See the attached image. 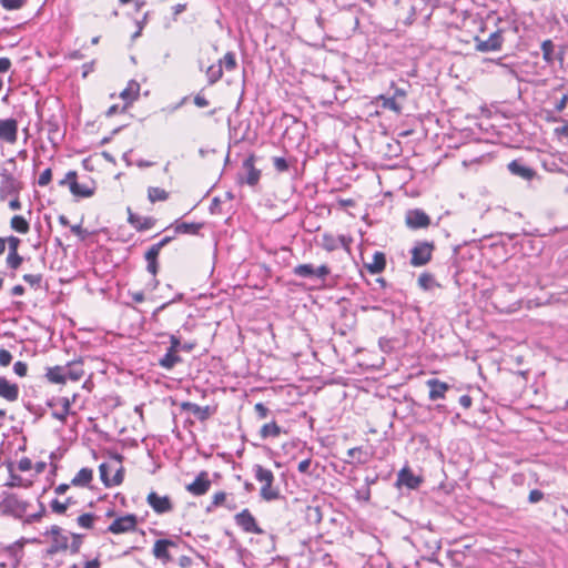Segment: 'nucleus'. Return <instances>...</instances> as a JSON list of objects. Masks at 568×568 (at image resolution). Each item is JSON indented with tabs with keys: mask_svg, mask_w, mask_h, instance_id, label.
<instances>
[{
	"mask_svg": "<svg viewBox=\"0 0 568 568\" xmlns=\"http://www.w3.org/2000/svg\"><path fill=\"white\" fill-rule=\"evenodd\" d=\"M254 477L257 481L262 483L260 495L266 501H273L281 497L280 490L273 487L274 474L271 469L264 468L262 465L253 466Z\"/></svg>",
	"mask_w": 568,
	"mask_h": 568,
	"instance_id": "obj_1",
	"label": "nucleus"
},
{
	"mask_svg": "<svg viewBox=\"0 0 568 568\" xmlns=\"http://www.w3.org/2000/svg\"><path fill=\"white\" fill-rule=\"evenodd\" d=\"M29 503L21 499L16 494L3 493V498L0 503V509L3 514L12 515L17 518H23L27 515Z\"/></svg>",
	"mask_w": 568,
	"mask_h": 568,
	"instance_id": "obj_2",
	"label": "nucleus"
},
{
	"mask_svg": "<svg viewBox=\"0 0 568 568\" xmlns=\"http://www.w3.org/2000/svg\"><path fill=\"white\" fill-rule=\"evenodd\" d=\"M504 32H505L504 28H497V30L491 32L489 34V37L485 40L481 39L480 37L476 36L474 38L475 49L478 52H483V53L495 52V51L501 50L504 41H505Z\"/></svg>",
	"mask_w": 568,
	"mask_h": 568,
	"instance_id": "obj_3",
	"label": "nucleus"
},
{
	"mask_svg": "<svg viewBox=\"0 0 568 568\" xmlns=\"http://www.w3.org/2000/svg\"><path fill=\"white\" fill-rule=\"evenodd\" d=\"M0 175V199L4 200L8 196H19L20 192L23 190V183L7 169H2Z\"/></svg>",
	"mask_w": 568,
	"mask_h": 568,
	"instance_id": "obj_4",
	"label": "nucleus"
},
{
	"mask_svg": "<svg viewBox=\"0 0 568 568\" xmlns=\"http://www.w3.org/2000/svg\"><path fill=\"white\" fill-rule=\"evenodd\" d=\"M435 250L434 242L428 241H418L410 250V265L415 267L426 265L433 255V251Z\"/></svg>",
	"mask_w": 568,
	"mask_h": 568,
	"instance_id": "obj_5",
	"label": "nucleus"
},
{
	"mask_svg": "<svg viewBox=\"0 0 568 568\" xmlns=\"http://www.w3.org/2000/svg\"><path fill=\"white\" fill-rule=\"evenodd\" d=\"M430 223L429 215L422 209H410L405 213V224L409 230L427 229Z\"/></svg>",
	"mask_w": 568,
	"mask_h": 568,
	"instance_id": "obj_6",
	"label": "nucleus"
},
{
	"mask_svg": "<svg viewBox=\"0 0 568 568\" xmlns=\"http://www.w3.org/2000/svg\"><path fill=\"white\" fill-rule=\"evenodd\" d=\"M235 524L245 532L264 535L265 531L257 525L256 519L248 509H243L234 516Z\"/></svg>",
	"mask_w": 568,
	"mask_h": 568,
	"instance_id": "obj_7",
	"label": "nucleus"
},
{
	"mask_svg": "<svg viewBox=\"0 0 568 568\" xmlns=\"http://www.w3.org/2000/svg\"><path fill=\"white\" fill-rule=\"evenodd\" d=\"M256 156L250 154L242 164V169L245 171V176H240V182L246 183L250 186H255L261 179V170L255 168Z\"/></svg>",
	"mask_w": 568,
	"mask_h": 568,
	"instance_id": "obj_8",
	"label": "nucleus"
},
{
	"mask_svg": "<svg viewBox=\"0 0 568 568\" xmlns=\"http://www.w3.org/2000/svg\"><path fill=\"white\" fill-rule=\"evenodd\" d=\"M148 505L154 513L163 515L173 510V503L169 496H160L155 491H151L146 496Z\"/></svg>",
	"mask_w": 568,
	"mask_h": 568,
	"instance_id": "obj_9",
	"label": "nucleus"
},
{
	"mask_svg": "<svg viewBox=\"0 0 568 568\" xmlns=\"http://www.w3.org/2000/svg\"><path fill=\"white\" fill-rule=\"evenodd\" d=\"M138 524V517L134 514H128L119 517L111 523L108 527V531L112 534H123L133 531Z\"/></svg>",
	"mask_w": 568,
	"mask_h": 568,
	"instance_id": "obj_10",
	"label": "nucleus"
},
{
	"mask_svg": "<svg viewBox=\"0 0 568 568\" xmlns=\"http://www.w3.org/2000/svg\"><path fill=\"white\" fill-rule=\"evenodd\" d=\"M18 140V121L13 118L0 119V141L14 144Z\"/></svg>",
	"mask_w": 568,
	"mask_h": 568,
	"instance_id": "obj_11",
	"label": "nucleus"
},
{
	"mask_svg": "<svg viewBox=\"0 0 568 568\" xmlns=\"http://www.w3.org/2000/svg\"><path fill=\"white\" fill-rule=\"evenodd\" d=\"M211 485L212 483L209 478V473L203 470L191 484L185 486V489L194 496H202L210 490Z\"/></svg>",
	"mask_w": 568,
	"mask_h": 568,
	"instance_id": "obj_12",
	"label": "nucleus"
},
{
	"mask_svg": "<svg viewBox=\"0 0 568 568\" xmlns=\"http://www.w3.org/2000/svg\"><path fill=\"white\" fill-rule=\"evenodd\" d=\"M62 369H63V372H62L63 384L68 379L78 382L84 375L83 362L81 359L72 361V362H69L67 365H62Z\"/></svg>",
	"mask_w": 568,
	"mask_h": 568,
	"instance_id": "obj_13",
	"label": "nucleus"
},
{
	"mask_svg": "<svg viewBox=\"0 0 568 568\" xmlns=\"http://www.w3.org/2000/svg\"><path fill=\"white\" fill-rule=\"evenodd\" d=\"M181 409L184 412H189L194 415L200 422L207 420L214 413L215 409L210 406H200L192 402H183L181 403Z\"/></svg>",
	"mask_w": 568,
	"mask_h": 568,
	"instance_id": "obj_14",
	"label": "nucleus"
},
{
	"mask_svg": "<svg viewBox=\"0 0 568 568\" xmlns=\"http://www.w3.org/2000/svg\"><path fill=\"white\" fill-rule=\"evenodd\" d=\"M426 385L429 388V399L437 400L443 399L446 396V393L449 392L453 387L445 382H442L438 378H430L426 382Z\"/></svg>",
	"mask_w": 568,
	"mask_h": 568,
	"instance_id": "obj_15",
	"label": "nucleus"
},
{
	"mask_svg": "<svg viewBox=\"0 0 568 568\" xmlns=\"http://www.w3.org/2000/svg\"><path fill=\"white\" fill-rule=\"evenodd\" d=\"M422 484V478L414 475V473L408 468H402L397 474V486H406L409 489H416Z\"/></svg>",
	"mask_w": 568,
	"mask_h": 568,
	"instance_id": "obj_16",
	"label": "nucleus"
},
{
	"mask_svg": "<svg viewBox=\"0 0 568 568\" xmlns=\"http://www.w3.org/2000/svg\"><path fill=\"white\" fill-rule=\"evenodd\" d=\"M128 222L139 232L152 229L156 220L152 216L141 217L128 207Z\"/></svg>",
	"mask_w": 568,
	"mask_h": 568,
	"instance_id": "obj_17",
	"label": "nucleus"
},
{
	"mask_svg": "<svg viewBox=\"0 0 568 568\" xmlns=\"http://www.w3.org/2000/svg\"><path fill=\"white\" fill-rule=\"evenodd\" d=\"M19 386L0 376V397L12 403L19 398Z\"/></svg>",
	"mask_w": 568,
	"mask_h": 568,
	"instance_id": "obj_18",
	"label": "nucleus"
},
{
	"mask_svg": "<svg viewBox=\"0 0 568 568\" xmlns=\"http://www.w3.org/2000/svg\"><path fill=\"white\" fill-rule=\"evenodd\" d=\"M160 252H161V250L159 248V246L153 244L144 253V258L146 261V271L150 274H152L153 276H155L158 274V272H159V267L160 266H159L158 258H159Z\"/></svg>",
	"mask_w": 568,
	"mask_h": 568,
	"instance_id": "obj_19",
	"label": "nucleus"
},
{
	"mask_svg": "<svg viewBox=\"0 0 568 568\" xmlns=\"http://www.w3.org/2000/svg\"><path fill=\"white\" fill-rule=\"evenodd\" d=\"M169 539H158L154 542L152 554L156 559L161 560L163 564H166L172 560V556L169 552Z\"/></svg>",
	"mask_w": 568,
	"mask_h": 568,
	"instance_id": "obj_20",
	"label": "nucleus"
},
{
	"mask_svg": "<svg viewBox=\"0 0 568 568\" xmlns=\"http://www.w3.org/2000/svg\"><path fill=\"white\" fill-rule=\"evenodd\" d=\"M508 170L511 174L523 178L524 180H531L535 175V171L525 165L518 160H514L508 164Z\"/></svg>",
	"mask_w": 568,
	"mask_h": 568,
	"instance_id": "obj_21",
	"label": "nucleus"
},
{
	"mask_svg": "<svg viewBox=\"0 0 568 568\" xmlns=\"http://www.w3.org/2000/svg\"><path fill=\"white\" fill-rule=\"evenodd\" d=\"M139 93L140 83L135 80H130L126 88L120 93V97L126 101V105L122 109V111H124L128 105H130L139 98Z\"/></svg>",
	"mask_w": 568,
	"mask_h": 568,
	"instance_id": "obj_22",
	"label": "nucleus"
},
{
	"mask_svg": "<svg viewBox=\"0 0 568 568\" xmlns=\"http://www.w3.org/2000/svg\"><path fill=\"white\" fill-rule=\"evenodd\" d=\"M367 271L371 274H379L386 267V255L383 252L376 251L373 254V260L371 263L365 264Z\"/></svg>",
	"mask_w": 568,
	"mask_h": 568,
	"instance_id": "obj_23",
	"label": "nucleus"
},
{
	"mask_svg": "<svg viewBox=\"0 0 568 568\" xmlns=\"http://www.w3.org/2000/svg\"><path fill=\"white\" fill-rule=\"evenodd\" d=\"M95 192L94 182L90 184L79 183L78 181H73L71 183V193L77 197H91Z\"/></svg>",
	"mask_w": 568,
	"mask_h": 568,
	"instance_id": "obj_24",
	"label": "nucleus"
},
{
	"mask_svg": "<svg viewBox=\"0 0 568 568\" xmlns=\"http://www.w3.org/2000/svg\"><path fill=\"white\" fill-rule=\"evenodd\" d=\"M93 478V470L88 467L81 468L72 478L71 485L77 487H88Z\"/></svg>",
	"mask_w": 568,
	"mask_h": 568,
	"instance_id": "obj_25",
	"label": "nucleus"
},
{
	"mask_svg": "<svg viewBox=\"0 0 568 568\" xmlns=\"http://www.w3.org/2000/svg\"><path fill=\"white\" fill-rule=\"evenodd\" d=\"M67 549H69V537L67 535H59L58 537L52 538L51 545L47 549V554L52 556Z\"/></svg>",
	"mask_w": 568,
	"mask_h": 568,
	"instance_id": "obj_26",
	"label": "nucleus"
},
{
	"mask_svg": "<svg viewBox=\"0 0 568 568\" xmlns=\"http://www.w3.org/2000/svg\"><path fill=\"white\" fill-rule=\"evenodd\" d=\"M178 353L168 348L166 353L159 359V365L168 371L172 369L182 362V357Z\"/></svg>",
	"mask_w": 568,
	"mask_h": 568,
	"instance_id": "obj_27",
	"label": "nucleus"
},
{
	"mask_svg": "<svg viewBox=\"0 0 568 568\" xmlns=\"http://www.w3.org/2000/svg\"><path fill=\"white\" fill-rule=\"evenodd\" d=\"M202 227V223L175 222L174 234H197Z\"/></svg>",
	"mask_w": 568,
	"mask_h": 568,
	"instance_id": "obj_28",
	"label": "nucleus"
},
{
	"mask_svg": "<svg viewBox=\"0 0 568 568\" xmlns=\"http://www.w3.org/2000/svg\"><path fill=\"white\" fill-rule=\"evenodd\" d=\"M48 139L53 145H58L57 136L60 135L59 122L54 116L45 121Z\"/></svg>",
	"mask_w": 568,
	"mask_h": 568,
	"instance_id": "obj_29",
	"label": "nucleus"
},
{
	"mask_svg": "<svg viewBox=\"0 0 568 568\" xmlns=\"http://www.w3.org/2000/svg\"><path fill=\"white\" fill-rule=\"evenodd\" d=\"M10 227L18 233L27 234L30 230V224L22 215H14L10 220Z\"/></svg>",
	"mask_w": 568,
	"mask_h": 568,
	"instance_id": "obj_30",
	"label": "nucleus"
},
{
	"mask_svg": "<svg viewBox=\"0 0 568 568\" xmlns=\"http://www.w3.org/2000/svg\"><path fill=\"white\" fill-rule=\"evenodd\" d=\"M282 433V428L276 424V422H271L262 426L260 430V436L263 439H266L268 437H278Z\"/></svg>",
	"mask_w": 568,
	"mask_h": 568,
	"instance_id": "obj_31",
	"label": "nucleus"
},
{
	"mask_svg": "<svg viewBox=\"0 0 568 568\" xmlns=\"http://www.w3.org/2000/svg\"><path fill=\"white\" fill-rule=\"evenodd\" d=\"M376 100H377V102H381V106L383 109H388L396 113L402 112L400 103H398V101H396L395 98H393V97H386V95L381 94L376 98Z\"/></svg>",
	"mask_w": 568,
	"mask_h": 568,
	"instance_id": "obj_32",
	"label": "nucleus"
},
{
	"mask_svg": "<svg viewBox=\"0 0 568 568\" xmlns=\"http://www.w3.org/2000/svg\"><path fill=\"white\" fill-rule=\"evenodd\" d=\"M321 246L327 252H334L338 248V236L332 233H324L322 235Z\"/></svg>",
	"mask_w": 568,
	"mask_h": 568,
	"instance_id": "obj_33",
	"label": "nucleus"
},
{
	"mask_svg": "<svg viewBox=\"0 0 568 568\" xmlns=\"http://www.w3.org/2000/svg\"><path fill=\"white\" fill-rule=\"evenodd\" d=\"M293 274L303 278L315 277V266L313 264L296 265L293 268Z\"/></svg>",
	"mask_w": 568,
	"mask_h": 568,
	"instance_id": "obj_34",
	"label": "nucleus"
},
{
	"mask_svg": "<svg viewBox=\"0 0 568 568\" xmlns=\"http://www.w3.org/2000/svg\"><path fill=\"white\" fill-rule=\"evenodd\" d=\"M62 372H63L62 365L48 367L45 377L52 384H63Z\"/></svg>",
	"mask_w": 568,
	"mask_h": 568,
	"instance_id": "obj_35",
	"label": "nucleus"
},
{
	"mask_svg": "<svg viewBox=\"0 0 568 568\" xmlns=\"http://www.w3.org/2000/svg\"><path fill=\"white\" fill-rule=\"evenodd\" d=\"M209 84L216 83L223 75V67L221 63L210 65L206 70Z\"/></svg>",
	"mask_w": 568,
	"mask_h": 568,
	"instance_id": "obj_36",
	"label": "nucleus"
},
{
	"mask_svg": "<svg viewBox=\"0 0 568 568\" xmlns=\"http://www.w3.org/2000/svg\"><path fill=\"white\" fill-rule=\"evenodd\" d=\"M148 197L152 203H155L158 201H165L169 197V193L156 186H150L148 190Z\"/></svg>",
	"mask_w": 568,
	"mask_h": 568,
	"instance_id": "obj_37",
	"label": "nucleus"
},
{
	"mask_svg": "<svg viewBox=\"0 0 568 568\" xmlns=\"http://www.w3.org/2000/svg\"><path fill=\"white\" fill-rule=\"evenodd\" d=\"M418 285L424 291H429V290H432L435 286H439L436 283L434 276L432 274H429V273H423V274L419 275V277H418Z\"/></svg>",
	"mask_w": 568,
	"mask_h": 568,
	"instance_id": "obj_38",
	"label": "nucleus"
},
{
	"mask_svg": "<svg viewBox=\"0 0 568 568\" xmlns=\"http://www.w3.org/2000/svg\"><path fill=\"white\" fill-rule=\"evenodd\" d=\"M540 48H541L544 60L548 63H551L554 61V50H555V45H554L552 41L549 39L545 40L541 43Z\"/></svg>",
	"mask_w": 568,
	"mask_h": 568,
	"instance_id": "obj_39",
	"label": "nucleus"
},
{
	"mask_svg": "<svg viewBox=\"0 0 568 568\" xmlns=\"http://www.w3.org/2000/svg\"><path fill=\"white\" fill-rule=\"evenodd\" d=\"M7 265L9 268L17 270L23 262V257L18 252L8 253Z\"/></svg>",
	"mask_w": 568,
	"mask_h": 568,
	"instance_id": "obj_40",
	"label": "nucleus"
},
{
	"mask_svg": "<svg viewBox=\"0 0 568 568\" xmlns=\"http://www.w3.org/2000/svg\"><path fill=\"white\" fill-rule=\"evenodd\" d=\"M94 519H95V515H93V514H91V513H87V514H82V515H80V516L77 518V523H78V524H79V526H81L82 528L90 529V528H92V526H93Z\"/></svg>",
	"mask_w": 568,
	"mask_h": 568,
	"instance_id": "obj_41",
	"label": "nucleus"
},
{
	"mask_svg": "<svg viewBox=\"0 0 568 568\" xmlns=\"http://www.w3.org/2000/svg\"><path fill=\"white\" fill-rule=\"evenodd\" d=\"M227 71H233L236 68V59L233 52H226L220 62Z\"/></svg>",
	"mask_w": 568,
	"mask_h": 568,
	"instance_id": "obj_42",
	"label": "nucleus"
},
{
	"mask_svg": "<svg viewBox=\"0 0 568 568\" xmlns=\"http://www.w3.org/2000/svg\"><path fill=\"white\" fill-rule=\"evenodd\" d=\"M226 499V494L224 491H217L212 497V503L206 507V511L211 513L214 508L223 505Z\"/></svg>",
	"mask_w": 568,
	"mask_h": 568,
	"instance_id": "obj_43",
	"label": "nucleus"
},
{
	"mask_svg": "<svg viewBox=\"0 0 568 568\" xmlns=\"http://www.w3.org/2000/svg\"><path fill=\"white\" fill-rule=\"evenodd\" d=\"M306 518L314 523H321L322 520V511L320 507L315 506H308L306 508Z\"/></svg>",
	"mask_w": 568,
	"mask_h": 568,
	"instance_id": "obj_44",
	"label": "nucleus"
},
{
	"mask_svg": "<svg viewBox=\"0 0 568 568\" xmlns=\"http://www.w3.org/2000/svg\"><path fill=\"white\" fill-rule=\"evenodd\" d=\"M47 509L43 503L39 501V510L34 514L27 516L26 521L28 524L40 521V519L45 515Z\"/></svg>",
	"mask_w": 568,
	"mask_h": 568,
	"instance_id": "obj_45",
	"label": "nucleus"
},
{
	"mask_svg": "<svg viewBox=\"0 0 568 568\" xmlns=\"http://www.w3.org/2000/svg\"><path fill=\"white\" fill-rule=\"evenodd\" d=\"M273 165H274L275 170L278 173L286 172L290 169L288 161L285 158H282V156H274L273 158Z\"/></svg>",
	"mask_w": 568,
	"mask_h": 568,
	"instance_id": "obj_46",
	"label": "nucleus"
},
{
	"mask_svg": "<svg viewBox=\"0 0 568 568\" xmlns=\"http://www.w3.org/2000/svg\"><path fill=\"white\" fill-rule=\"evenodd\" d=\"M22 278L30 286L38 288L40 287L43 277L41 274H24Z\"/></svg>",
	"mask_w": 568,
	"mask_h": 568,
	"instance_id": "obj_47",
	"label": "nucleus"
},
{
	"mask_svg": "<svg viewBox=\"0 0 568 568\" xmlns=\"http://www.w3.org/2000/svg\"><path fill=\"white\" fill-rule=\"evenodd\" d=\"M27 0H0L1 6L7 10H18L24 6Z\"/></svg>",
	"mask_w": 568,
	"mask_h": 568,
	"instance_id": "obj_48",
	"label": "nucleus"
},
{
	"mask_svg": "<svg viewBox=\"0 0 568 568\" xmlns=\"http://www.w3.org/2000/svg\"><path fill=\"white\" fill-rule=\"evenodd\" d=\"M184 300V294L183 293H179L176 294L172 300H170L169 302H165L163 303L162 305H160L159 307H156L152 314L153 317L158 316V314L160 312H162L163 310H165L169 305L175 303V302H180V301H183Z\"/></svg>",
	"mask_w": 568,
	"mask_h": 568,
	"instance_id": "obj_49",
	"label": "nucleus"
},
{
	"mask_svg": "<svg viewBox=\"0 0 568 568\" xmlns=\"http://www.w3.org/2000/svg\"><path fill=\"white\" fill-rule=\"evenodd\" d=\"M72 541L69 545V549L71 554H78L80 551L81 545H82V535L79 534H71Z\"/></svg>",
	"mask_w": 568,
	"mask_h": 568,
	"instance_id": "obj_50",
	"label": "nucleus"
},
{
	"mask_svg": "<svg viewBox=\"0 0 568 568\" xmlns=\"http://www.w3.org/2000/svg\"><path fill=\"white\" fill-rule=\"evenodd\" d=\"M50 508L52 513L58 515H64L67 513L65 504L57 498L51 500Z\"/></svg>",
	"mask_w": 568,
	"mask_h": 568,
	"instance_id": "obj_51",
	"label": "nucleus"
},
{
	"mask_svg": "<svg viewBox=\"0 0 568 568\" xmlns=\"http://www.w3.org/2000/svg\"><path fill=\"white\" fill-rule=\"evenodd\" d=\"M6 244H8L9 253L18 252L19 246L21 244V240L17 236L10 235L8 237H4Z\"/></svg>",
	"mask_w": 568,
	"mask_h": 568,
	"instance_id": "obj_52",
	"label": "nucleus"
},
{
	"mask_svg": "<svg viewBox=\"0 0 568 568\" xmlns=\"http://www.w3.org/2000/svg\"><path fill=\"white\" fill-rule=\"evenodd\" d=\"M99 471H100V478H101V481L103 483V485L105 487H110V477H109V465L106 463H102L100 466H99Z\"/></svg>",
	"mask_w": 568,
	"mask_h": 568,
	"instance_id": "obj_53",
	"label": "nucleus"
},
{
	"mask_svg": "<svg viewBox=\"0 0 568 568\" xmlns=\"http://www.w3.org/2000/svg\"><path fill=\"white\" fill-rule=\"evenodd\" d=\"M124 479V468L121 466L114 474L112 478H110V487L119 486L122 484Z\"/></svg>",
	"mask_w": 568,
	"mask_h": 568,
	"instance_id": "obj_54",
	"label": "nucleus"
},
{
	"mask_svg": "<svg viewBox=\"0 0 568 568\" xmlns=\"http://www.w3.org/2000/svg\"><path fill=\"white\" fill-rule=\"evenodd\" d=\"M73 181H77V172L75 171H69L65 174V176L61 181H59V185H61V186L68 185L69 190L71 191V183Z\"/></svg>",
	"mask_w": 568,
	"mask_h": 568,
	"instance_id": "obj_55",
	"label": "nucleus"
},
{
	"mask_svg": "<svg viewBox=\"0 0 568 568\" xmlns=\"http://www.w3.org/2000/svg\"><path fill=\"white\" fill-rule=\"evenodd\" d=\"M52 179V171L51 169H45L38 179V184L40 186H45L50 183Z\"/></svg>",
	"mask_w": 568,
	"mask_h": 568,
	"instance_id": "obj_56",
	"label": "nucleus"
},
{
	"mask_svg": "<svg viewBox=\"0 0 568 568\" xmlns=\"http://www.w3.org/2000/svg\"><path fill=\"white\" fill-rule=\"evenodd\" d=\"M13 372L18 376L24 377L27 375V372H28V365L24 362L18 361L13 365Z\"/></svg>",
	"mask_w": 568,
	"mask_h": 568,
	"instance_id": "obj_57",
	"label": "nucleus"
},
{
	"mask_svg": "<svg viewBox=\"0 0 568 568\" xmlns=\"http://www.w3.org/2000/svg\"><path fill=\"white\" fill-rule=\"evenodd\" d=\"M331 270L327 265L323 264L318 267H315V277L325 281L326 276L329 275Z\"/></svg>",
	"mask_w": 568,
	"mask_h": 568,
	"instance_id": "obj_58",
	"label": "nucleus"
},
{
	"mask_svg": "<svg viewBox=\"0 0 568 568\" xmlns=\"http://www.w3.org/2000/svg\"><path fill=\"white\" fill-rule=\"evenodd\" d=\"M352 242H353L352 236L338 235V247H343L347 252H351Z\"/></svg>",
	"mask_w": 568,
	"mask_h": 568,
	"instance_id": "obj_59",
	"label": "nucleus"
},
{
	"mask_svg": "<svg viewBox=\"0 0 568 568\" xmlns=\"http://www.w3.org/2000/svg\"><path fill=\"white\" fill-rule=\"evenodd\" d=\"M12 361V355L9 351L1 348L0 349V366H8Z\"/></svg>",
	"mask_w": 568,
	"mask_h": 568,
	"instance_id": "obj_60",
	"label": "nucleus"
},
{
	"mask_svg": "<svg viewBox=\"0 0 568 568\" xmlns=\"http://www.w3.org/2000/svg\"><path fill=\"white\" fill-rule=\"evenodd\" d=\"M254 409L261 419L266 418L270 413V409L263 403L255 404Z\"/></svg>",
	"mask_w": 568,
	"mask_h": 568,
	"instance_id": "obj_61",
	"label": "nucleus"
},
{
	"mask_svg": "<svg viewBox=\"0 0 568 568\" xmlns=\"http://www.w3.org/2000/svg\"><path fill=\"white\" fill-rule=\"evenodd\" d=\"M544 493L539 489H532L530 490L529 495H528V501L531 503V504H536L538 501H540L542 498H544Z\"/></svg>",
	"mask_w": 568,
	"mask_h": 568,
	"instance_id": "obj_62",
	"label": "nucleus"
},
{
	"mask_svg": "<svg viewBox=\"0 0 568 568\" xmlns=\"http://www.w3.org/2000/svg\"><path fill=\"white\" fill-rule=\"evenodd\" d=\"M18 468L21 471H29L32 468V462L28 457H23L18 463Z\"/></svg>",
	"mask_w": 568,
	"mask_h": 568,
	"instance_id": "obj_63",
	"label": "nucleus"
},
{
	"mask_svg": "<svg viewBox=\"0 0 568 568\" xmlns=\"http://www.w3.org/2000/svg\"><path fill=\"white\" fill-rule=\"evenodd\" d=\"M312 460L310 458L303 459L297 465V470L301 474H308Z\"/></svg>",
	"mask_w": 568,
	"mask_h": 568,
	"instance_id": "obj_64",
	"label": "nucleus"
}]
</instances>
